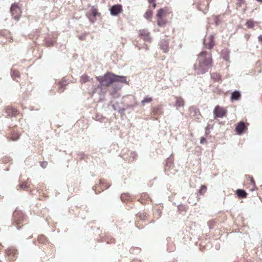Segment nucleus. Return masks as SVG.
Listing matches in <instances>:
<instances>
[{
	"label": "nucleus",
	"mask_w": 262,
	"mask_h": 262,
	"mask_svg": "<svg viewBox=\"0 0 262 262\" xmlns=\"http://www.w3.org/2000/svg\"><path fill=\"white\" fill-rule=\"evenodd\" d=\"M198 63L194 66V70L199 75L207 72L212 66L211 54L206 51L200 53L197 59Z\"/></svg>",
	"instance_id": "1"
},
{
	"label": "nucleus",
	"mask_w": 262,
	"mask_h": 262,
	"mask_svg": "<svg viewBox=\"0 0 262 262\" xmlns=\"http://www.w3.org/2000/svg\"><path fill=\"white\" fill-rule=\"evenodd\" d=\"M97 80L103 86H108L114 82L119 81L121 82H125V77L124 76H119L116 75L111 72H107L103 76L96 77Z\"/></svg>",
	"instance_id": "2"
},
{
	"label": "nucleus",
	"mask_w": 262,
	"mask_h": 262,
	"mask_svg": "<svg viewBox=\"0 0 262 262\" xmlns=\"http://www.w3.org/2000/svg\"><path fill=\"white\" fill-rule=\"evenodd\" d=\"M171 13V10L168 7H164L159 9L156 15L158 26L161 27H164L168 22L165 17Z\"/></svg>",
	"instance_id": "3"
},
{
	"label": "nucleus",
	"mask_w": 262,
	"mask_h": 262,
	"mask_svg": "<svg viewBox=\"0 0 262 262\" xmlns=\"http://www.w3.org/2000/svg\"><path fill=\"white\" fill-rule=\"evenodd\" d=\"M211 0H195L198 9L204 13L208 10L209 3Z\"/></svg>",
	"instance_id": "4"
},
{
	"label": "nucleus",
	"mask_w": 262,
	"mask_h": 262,
	"mask_svg": "<svg viewBox=\"0 0 262 262\" xmlns=\"http://www.w3.org/2000/svg\"><path fill=\"white\" fill-rule=\"evenodd\" d=\"M10 12L13 17L16 19L18 20L21 16V11L18 7V4L13 3L12 4L10 8Z\"/></svg>",
	"instance_id": "5"
},
{
	"label": "nucleus",
	"mask_w": 262,
	"mask_h": 262,
	"mask_svg": "<svg viewBox=\"0 0 262 262\" xmlns=\"http://www.w3.org/2000/svg\"><path fill=\"white\" fill-rule=\"evenodd\" d=\"M227 113V111L226 108L220 105L216 106L213 110V114L215 118H223L226 115Z\"/></svg>",
	"instance_id": "6"
},
{
	"label": "nucleus",
	"mask_w": 262,
	"mask_h": 262,
	"mask_svg": "<svg viewBox=\"0 0 262 262\" xmlns=\"http://www.w3.org/2000/svg\"><path fill=\"white\" fill-rule=\"evenodd\" d=\"M139 36L143 39L145 41L150 42L151 41V37L150 33L146 29L140 30L138 32Z\"/></svg>",
	"instance_id": "7"
},
{
	"label": "nucleus",
	"mask_w": 262,
	"mask_h": 262,
	"mask_svg": "<svg viewBox=\"0 0 262 262\" xmlns=\"http://www.w3.org/2000/svg\"><path fill=\"white\" fill-rule=\"evenodd\" d=\"M215 37L213 35H210L204 42V45L209 49H212L215 45Z\"/></svg>",
	"instance_id": "8"
},
{
	"label": "nucleus",
	"mask_w": 262,
	"mask_h": 262,
	"mask_svg": "<svg viewBox=\"0 0 262 262\" xmlns=\"http://www.w3.org/2000/svg\"><path fill=\"white\" fill-rule=\"evenodd\" d=\"M100 13L98 12V10L97 8H95L93 6L89 12L88 13L87 15L90 20L92 22H94L95 21V17L97 15H99Z\"/></svg>",
	"instance_id": "9"
},
{
	"label": "nucleus",
	"mask_w": 262,
	"mask_h": 262,
	"mask_svg": "<svg viewBox=\"0 0 262 262\" xmlns=\"http://www.w3.org/2000/svg\"><path fill=\"white\" fill-rule=\"evenodd\" d=\"M6 254L10 260H14L17 254V251L13 248H9L6 250Z\"/></svg>",
	"instance_id": "10"
},
{
	"label": "nucleus",
	"mask_w": 262,
	"mask_h": 262,
	"mask_svg": "<svg viewBox=\"0 0 262 262\" xmlns=\"http://www.w3.org/2000/svg\"><path fill=\"white\" fill-rule=\"evenodd\" d=\"M247 127L244 122H239L235 127V131L238 135L242 134L245 130H247Z\"/></svg>",
	"instance_id": "11"
},
{
	"label": "nucleus",
	"mask_w": 262,
	"mask_h": 262,
	"mask_svg": "<svg viewBox=\"0 0 262 262\" xmlns=\"http://www.w3.org/2000/svg\"><path fill=\"white\" fill-rule=\"evenodd\" d=\"M111 13L112 15H117L122 11V7L120 5H115L110 9Z\"/></svg>",
	"instance_id": "12"
},
{
	"label": "nucleus",
	"mask_w": 262,
	"mask_h": 262,
	"mask_svg": "<svg viewBox=\"0 0 262 262\" xmlns=\"http://www.w3.org/2000/svg\"><path fill=\"white\" fill-rule=\"evenodd\" d=\"M6 113L10 116H16L18 114V110L12 106H7L5 108Z\"/></svg>",
	"instance_id": "13"
},
{
	"label": "nucleus",
	"mask_w": 262,
	"mask_h": 262,
	"mask_svg": "<svg viewBox=\"0 0 262 262\" xmlns=\"http://www.w3.org/2000/svg\"><path fill=\"white\" fill-rule=\"evenodd\" d=\"M13 217L15 222H17V224L20 223L24 219L23 213L19 211H15L14 212Z\"/></svg>",
	"instance_id": "14"
},
{
	"label": "nucleus",
	"mask_w": 262,
	"mask_h": 262,
	"mask_svg": "<svg viewBox=\"0 0 262 262\" xmlns=\"http://www.w3.org/2000/svg\"><path fill=\"white\" fill-rule=\"evenodd\" d=\"M151 114L155 116H159L163 114L162 107L161 105H157L152 107L151 109Z\"/></svg>",
	"instance_id": "15"
},
{
	"label": "nucleus",
	"mask_w": 262,
	"mask_h": 262,
	"mask_svg": "<svg viewBox=\"0 0 262 262\" xmlns=\"http://www.w3.org/2000/svg\"><path fill=\"white\" fill-rule=\"evenodd\" d=\"M149 196L147 193H142L139 201L142 204H147L149 201Z\"/></svg>",
	"instance_id": "16"
},
{
	"label": "nucleus",
	"mask_w": 262,
	"mask_h": 262,
	"mask_svg": "<svg viewBox=\"0 0 262 262\" xmlns=\"http://www.w3.org/2000/svg\"><path fill=\"white\" fill-rule=\"evenodd\" d=\"M176 103L175 105L177 108L180 107H183L184 106L185 101L184 99L181 97H176Z\"/></svg>",
	"instance_id": "17"
},
{
	"label": "nucleus",
	"mask_w": 262,
	"mask_h": 262,
	"mask_svg": "<svg viewBox=\"0 0 262 262\" xmlns=\"http://www.w3.org/2000/svg\"><path fill=\"white\" fill-rule=\"evenodd\" d=\"M148 214L144 211L139 212L137 215V217L142 221L146 220L148 219Z\"/></svg>",
	"instance_id": "18"
},
{
	"label": "nucleus",
	"mask_w": 262,
	"mask_h": 262,
	"mask_svg": "<svg viewBox=\"0 0 262 262\" xmlns=\"http://www.w3.org/2000/svg\"><path fill=\"white\" fill-rule=\"evenodd\" d=\"M241 97L239 92L235 91L231 94V99L232 100H238Z\"/></svg>",
	"instance_id": "19"
},
{
	"label": "nucleus",
	"mask_w": 262,
	"mask_h": 262,
	"mask_svg": "<svg viewBox=\"0 0 262 262\" xmlns=\"http://www.w3.org/2000/svg\"><path fill=\"white\" fill-rule=\"evenodd\" d=\"M37 241L39 244H41L43 245L48 243V241L46 236L42 234L38 236Z\"/></svg>",
	"instance_id": "20"
},
{
	"label": "nucleus",
	"mask_w": 262,
	"mask_h": 262,
	"mask_svg": "<svg viewBox=\"0 0 262 262\" xmlns=\"http://www.w3.org/2000/svg\"><path fill=\"white\" fill-rule=\"evenodd\" d=\"M236 194L240 198H246L247 196L246 192L241 189H238L236 191Z\"/></svg>",
	"instance_id": "21"
},
{
	"label": "nucleus",
	"mask_w": 262,
	"mask_h": 262,
	"mask_svg": "<svg viewBox=\"0 0 262 262\" xmlns=\"http://www.w3.org/2000/svg\"><path fill=\"white\" fill-rule=\"evenodd\" d=\"M11 76L13 79L17 81V78H18L20 77V73L18 71L15 70V69H12L11 70Z\"/></svg>",
	"instance_id": "22"
},
{
	"label": "nucleus",
	"mask_w": 262,
	"mask_h": 262,
	"mask_svg": "<svg viewBox=\"0 0 262 262\" xmlns=\"http://www.w3.org/2000/svg\"><path fill=\"white\" fill-rule=\"evenodd\" d=\"M211 78L216 82H219L221 80V75L217 73H213L211 74Z\"/></svg>",
	"instance_id": "23"
},
{
	"label": "nucleus",
	"mask_w": 262,
	"mask_h": 262,
	"mask_svg": "<svg viewBox=\"0 0 262 262\" xmlns=\"http://www.w3.org/2000/svg\"><path fill=\"white\" fill-rule=\"evenodd\" d=\"M152 100V97L147 96L141 101V103L142 105L144 106L146 103H150Z\"/></svg>",
	"instance_id": "24"
},
{
	"label": "nucleus",
	"mask_w": 262,
	"mask_h": 262,
	"mask_svg": "<svg viewBox=\"0 0 262 262\" xmlns=\"http://www.w3.org/2000/svg\"><path fill=\"white\" fill-rule=\"evenodd\" d=\"M161 48L164 52H167L168 51V45L166 41H163L161 42Z\"/></svg>",
	"instance_id": "25"
},
{
	"label": "nucleus",
	"mask_w": 262,
	"mask_h": 262,
	"mask_svg": "<svg viewBox=\"0 0 262 262\" xmlns=\"http://www.w3.org/2000/svg\"><path fill=\"white\" fill-rule=\"evenodd\" d=\"M255 24H256V22L254 21L252 19H249L247 21L246 23V25L247 27L248 28H253Z\"/></svg>",
	"instance_id": "26"
},
{
	"label": "nucleus",
	"mask_w": 262,
	"mask_h": 262,
	"mask_svg": "<svg viewBox=\"0 0 262 262\" xmlns=\"http://www.w3.org/2000/svg\"><path fill=\"white\" fill-rule=\"evenodd\" d=\"M90 77L87 75L84 74L80 77V82L82 83H86L89 81Z\"/></svg>",
	"instance_id": "27"
},
{
	"label": "nucleus",
	"mask_w": 262,
	"mask_h": 262,
	"mask_svg": "<svg viewBox=\"0 0 262 262\" xmlns=\"http://www.w3.org/2000/svg\"><path fill=\"white\" fill-rule=\"evenodd\" d=\"M152 15V12L150 10H148L144 14V17L147 19L150 20Z\"/></svg>",
	"instance_id": "28"
},
{
	"label": "nucleus",
	"mask_w": 262,
	"mask_h": 262,
	"mask_svg": "<svg viewBox=\"0 0 262 262\" xmlns=\"http://www.w3.org/2000/svg\"><path fill=\"white\" fill-rule=\"evenodd\" d=\"M248 178L249 179V180L250 181V183H251V184L252 185V187H251V191H253L255 189V188H256V185H255L254 179H253V178L252 177H251L250 176L248 177Z\"/></svg>",
	"instance_id": "29"
},
{
	"label": "nucleus",
	"mask_w": 262,
	"mask_h": 262,
	"mask_svg": "<svg viewBox=\"0 0 262 262\" xmlns=\"http://www.w3.org/2000/svg\"><path fill=\"white\" fill-rule=\"evenodd\" d=\"M29 186V184L27 182H23L22 183H20L18 185L19 188L21 189H25L27 188Z\"/></svg>",
	"instance_id": "30"
},
{
	"label": "nucleus",
	"mask_w": 262,
	"mask_h": 262,
	"mask_svg": "<svg viewBox=\"0 0 262 262\" xmlns=\"http://www.w3.org/2000/svg\"><path fill=\"white\" fill-rule=\"evenodd\" d=\"M120 88L119 86H113L110 90V93L111 95H114L119 90H120Z\"/></svg>",
	"instance_id": "31"
},
{
	"label": "nucleus",
	"mask_w": 262,
	"mask_h": 262,
	"mask_svg": "<svg viewBox=\"0 0 262 262\" xmlns=\"http://www.w3.org/2000/svg\"><path fill=\"white\" fill-rule=\"evenodd\" d=\"M207 191V187L205 185H202L199 189V193L203 195Z\"/></svg>",
	"instance_id": "32"
},
{
	"label": "nucleus",
	"mask_w": 262,
	"mask_h": 262,
	"mask_svg": "<svg viewBox=\"0 0 262 262\" xmlns=\"http://www.w3.org/2000/svg\"><path fill=\"white\" fill-rule=\"evenodd\" d=\"M244 4H245V0H237L236 3V7H240Z\"/></svg>",
	"instance_id": "33"
},
{
	"label": "nucleus",
	"mask_w": 262,
	"mask_h": 262,
	"mask_svg": "<svg viewBox=\"0 0 262 262\" xmlns=\"http://www.w3.org/2000/svg\"><path fill=\"white\" fill-rule=\"evenodd\" d=\"M215 224V222L214 220H210L208 222V225L210 228H213Z\"/></svg>",
	"instance_id": "34"
},
{
	"label": "nucleus",
	"mask_w": 262,
	"mask_h": 262,
	"mask_svg": "<svg viewBox=\"0 0 262 262\" xmlns=\"http://www.w3.org/2000/svg\"><path fill=\"white\" fill-rule=\"evenodd\" d=\"M40 165L42 167V168H46L47 165H48V162L47 161H42V162H41L40 163Z\"/></svg>",
	"instance_id": "35"
},
{
	"label": "nucleus",
	"mask_w": 262,
	"mask_h": 262,
	"mask_svg": "<svg viewBox=\"0 0 262 262\" xmlns=\"http://www.w3.org/2000/svg\"><path fill=\"white\" fill-rule=\"evenodd\" d=\"M200 143L201 144H204V143H207V141L204 137H202L201 139V140H200Z\"/></svg>",
	"instance_id": "36"
},
{
	"label": "nucleus",
	"mask_w": 262,
	"mask_h": 262,
	"mask_svg": "<svg viewBox=\"0 0 262 262\" xmlns=\"http://www.w3.org/2000/svg\"><path fill=\"white\" fill-rule=\"evenodd\" d=\"M258 194L259 199L262 201V191H259Z\"/></svg>",
	"instance_id": "37"
},
{
	"label": "nucleus",
	"mask_w": 262,
	"mask_h": 262,
	"mask_svg": "<svg viewBox=\"0 0 262 262\" xmlns=\"http://www.w3.org/2000/svg\"><path fill=\"white\" fill-rule=\"evenodd\" d=\"M115 242V239L113 238H111L110 239V242L107 241V243H113Z\"/></svg>",
	"instance_id": "38"
},
{
	"label": "nucleus",
	"mask_w": 262,
	"mask_h": 262,
	"mask_svg": "<svg viewBox=\"0 0 262 262\" xmlns=\"http://www.w3.org/2000/svg\"><path fill=\"white\" fill-rule=\"evenodd\" d=\"M245 38H246V39H249V38H250V35L249 34H246L245 36Z\"/></svg>",
	"instance_id": "39"
},
{
	"label": "nucleus",
	"mask_w": 262,
	"mask_h": 262,
	"mask_svg": "<svg viewBox=\"0 0 262 262\" xmlns=\"http://www.w3.org/2000/svg\"><path fill=\"white\" fill-rule=\"evenodd\" d=\"M125 196H126V195H125V194H122V195H121V200H122V201L124 200V199Z\"/></svg>",
	"instance_id": "40"
},
{
	"label": "nucleus",
	"mask_w": 262,
	"mask_h": 262,
	"mask_svg": "<svg viewBox=\"0 0 262 262\" xmlns=\"http://www.w3.org/2000/svg\"><path fill=\"white\" fill-rule=\"evenodd\" d=\"M79 38L80 40H83V39H84V37L83 36H80L79 37Z\"/></svg>",
	"instance_id": "41"
},
{
	"label": "nucleus",
	"mask_w": 262,
	"mask_h": 262,
	"mask_svg": "<svg viewBox=\"0 0 262 262\" xmlns=\"http://www.w3.org/2000/svg\"><path fill=\"white\" fill-rule=\"evenodd\" d=\"M258 2H261L262 3V0H256Z\"/></svg>",
	"instance_id": "42"
},
{
	"label": "nucleus",
	"mask_w": 262,
	"mask_h": 262,
	"mask_svg": "<svg viewBox=\"0 0 262 262\" xmlns=\"http://www.w3.org/2000/svg\"><path fill=\"white\" fill-rule=\"evenodd\" d=\"M18 138L17 137V138H15V139H13V140H16V139H17Z\"/></svg>",
	"instance_id": "43"
},
{
	"label": "nucleus",
	"mask_w": 262,
	"mask_h": 262,
	"mask_svg": "<svg viewBox=\"0 0 262 262\" xmlns=\"http://www.w3.org/2000/svg\"><path fill=\"white\" fill-rule=\"evenodd\" d=\"M0 262H2V261H0Z\"/></svg>",
	"instance_id": "44"
}]
</instances>
